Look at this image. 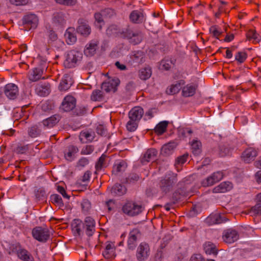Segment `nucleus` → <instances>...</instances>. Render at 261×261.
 Instances as JSON below:
<instances>
[{
    "instance_id": "nucleus-1",
    "label": "nucleus",
    "mask_w": 261,
    "mask_h": 261,
    "mask_svg": "<svg viewBox=\"0 0 261 261\" xmlns=\"http://www.w3.org/2000/svg\"><path fill=\"white\" fill-rule=\"evenodd\" d=\"M177 174L169 171L162 177L159 184L161 190L165 193L172 191L177 181Z\"/></svg>"
},
{
    "instance_id": "nucleus-2",
    "label": "nucleus",
    "mask_w": 261,
    "mask_h": 261,
    "mask_svg": "<svg viewBox=\"0 0 261 261\" xmlns=\"http://www.w3.org/2000/svg\"><path fill=\"white\" fill-rule=\"evenodd\" d=\"M141 204L133 201H127L125 202L121 208L122 213L129 217H134L139 215L143 211Z\"/></svg>"
},
{
    "instance_id": "nucleus-3",
    "label": "nucleus",
    "mask_w": 261,
    "mask_h": 261,
    "mask_svg": "<svg viewBox=\"0 0 261 261\" xmlns=\"http://www.w3.org/2000/svg\"><path fill=\"white\" fill-rule=\"evenodd\" d=\"M83 57L81 52L75 50L69 51L66 56L64 65L66 68H71L75 67L77 64L81 61Z\"/></svg>"
},
{
    "instance_id": "nucleus-4",
    "label": "nucleus",
    "mask_w": 261,
    "mask_h": 261,
    "mask_svg": "<svg viewBox=\"0 0 261 261\" xmlns=\"http://www.w3.org/2000/svg\"><path fill=\"white\" fill-rule=\"evenodd\" d=\"M33 237L41 242H46L49 238V232L47 228L36 227L32 230Z\"/></svg>"
},
{
    "instance_id": "nucleus-5",
    "label": "nucleus",
    "mask_w": 261,
    "mask_h": 261,
    "mask_svg": "<svg viewBox=\"0 0 261 261\" xmlns=\"http://www.w3.org/2000/svg\"><path fill=\"white\" fill-rule=\"evenodd\" d=\"M150 255V248L148 244L142 242L137 248L136 257L138 261L145 260Z\"/></svg>"
},
{
    "instance_id": "nucleus-6",
    "label": "nucleus",
    "mask_w": 261,
    "mask_h": 261,
    "mask_svg": "<svg viewBox=\"0 0 261 261\" xmlns=\"http://www.w3.org/2000/svg\"><path fill=\"white\" fill-rule=\"evenodd\" d=\"M38 22V18L34 14L27 15L23 18V25L24 28L27 31L36 28Z\"/></svg>"
},
{
    "instance_id": "nucleus-7",
    "label": "nucleus",
    "mask_w": 261,
    "mask_h": 261,
    "mask_svg": "<svg viewBox=\"0 0 261 261\" xmlns=\"http://www.w3.org/2000/svg\"><path fill=\"white\" fill-rule=\"evenodd\" d=\"M119 83L120 81L118 78L109 79L107 81L102 83L101 88L107 93L110 92H115Z\"/></svg>"
},
{
    "instance_id": "nucleus-8",
    "label": "nucleus",
    "mask_w": 261,
    "mask_h": 261,
    "mask_svg": "<svg viewBox=\"0 0 261 261\" xmlns=\"http://www.w3.org/2000/svg\"><path fill=\"white\" fill-rule=\"evenodd\" d=\"M3 92L8 98L13 100L18 95V88L15 84L9 83L4 87Z\"/></svg>"
},
{
    "instance_id": "nucleus-9",
    "label": "nucleus",
    "mask_w": 261,
    "mask_h": 261,
    "mask_svg": "<svg viewBox=\"0 0 261 261\" xmlns=\"http://www.w3.org/2000/svg\"><path fill=\"white\" fill-rule=\"evenodd\" d=\"M75 99L72 96L68 95L64 97L60 108L64 112H69L75 107Z\"/></svg>"
},
{
    "instance_id": "nucleus-10",
    "label": "nucleus",
    "mask_w": 261,
    "mask_h": 261,
    "mask_svg": "<svg viewBox=\"0 0 261 261\" xmlns=\"http://www.w3.org/2000/svg\"><path fill=\"white\" fill-rule=\"evenodd\" d=\"M227 220V219L224 215L219 213H213L206 218L205 222L208 225H212L225 222Z\"/></svg>"
},
{
    "instance_id": "nucleus-11",
    "label": "nucleus",
    "mask_w": 261,
    "mask_h": 261,
    "mask_svg": "<svg viewBox=\"0 0 261 261\" xmlns=\"http://www.w3.org/2000/svg\"><path fill=\"white\" fill-rule=\"evenodd\" d=\"M223 177V173L222 171L214 172L211 176L203 181L202 185L205 187L211 186L221 180Z\"/></svg>"
},
{
    "instance_id": "nucleus-12",
    "label": "nucleus",
    "mask_w": 261,
    "mask_h": 261,
    "mask_svg": "<svg viewBox=\"0 0 261 261\" xmlns=\"http://www.w3.org/2000/svg\"><path fill=\"white\" fill-rule=\"evenodd\" d=\"M238 232L234 229H229L226 230L223 235V239L226 243H232L239 239Z\"/></svg>"
},
{
    "instance_id": "nucleus-13",
    "label": "nucleus",
    "mask_w": 261,
    "mask_h": 261,
    "mask_svg": "<svg viewBox=\"0 0 261 261\" xmlns=\"http://www.w3.org/2000/svg\"><path fill=\"white\" fill-rule=\"evenodd\" d=\"M257 151L252 148H248L242 154V159L246 163H249L252 161H254L255 157L257 156Z\"/></svg>"
},
{
    "instance_id": "nucleus-14",
    "label": "nucleus",
    "mask_w": 261,
    "mask_h": 261,
    "mask_svg": "<svg viewBox=\"0 0 261 261\" xmlns=\"http://www.w3.org/2000/svg\"><path fill=\"white\" fill-rule=\"evenodd\" d=\"M84 224L87 235L92 236L95 231V222L94 220L90 217H87L85 219Z\"/></svg>"
},
{
    "instance_id": "nucleus-15",
    "label": "nucleus",
    "mask_w": 261,
    "mask_h": 261,
    "mask_svg": "<svg viewBox=\"0 0 261 261\" xmlns=\"http://www.w3.org/2000/svg\"><path fill=\"white\" fill-rule=\"evenodd\" d=\"M140 236V232L138 229H134L130 231L127 241L128 248L129 249H134L136 247V242Z\"/></svg>"
},
{
    "instance_id": "nucleus-16",
    "label": "nucleus",
    "mask_w": 261,
    "mask_h": 261,
    "mask_svg": "<svg viewBox=\"0 0 261 261\" xmlns=\"http://www.w3.org/2000/svg\"><path fill=\"white\" fill-rule=\"evenodd\" d=\"M144 114L143 109L140 107H135L129 112V119L139 121Z\"/></svg>"
},
{
    "instance_id": "nucleus-17",
    "label": "nucleus",
    "mask_w": 261,
    "mask_h": 261,
    "mask_svg": "<svg viewBox=\"0 0 261 261\" xmlns=\"http://www.w3.org/2000/svg\"><path fill=\"white\" fill-rule=\"evenodd\" d=\"M98 42L97 40H92L87 44L84 49V54L86 56H92L98 48Z\"/></svg>"
},
{
    "instance_id": "nucleus-18",
    "label": "nucleus",
    "mask_w": 261,
    "mask_h": 261,
    "mask_svg": "<svg viewBox=\"0 0 261 261\" xmlns=\"http://www.w3.org/2000/svg\"><path fill=\"white\" fill-rule=\"evenodd\" d=\"M36 91L41 96L47 95L50 92V85L47 82L40 83L37 85Z\"/></svg>"
},
{
    "instance_id": "nucleus-19",
    "label": "nucleus",
    "mask_w": 261,
    "mask_h": 261,
    "mask_svg": "<svg viewBox=\"0 0 261 261\" xmlns=\"http://www.w3.org/2000/svg\"><path fill=\"white\" fill-rule=\"evenodd\" d=\"M158 151L154 148L148 149L144 154L143 156L141 159V162L143 164H145L151 160L154 159L157 154Z\"/></svg>"
},
{
    "instance_id": "nucleus-20",
    "label": "nucleus",
    "mask_w": 261,
    "mask_h": 261,
    "mask_svg": "<svg viewBox=\"0 0 261 261\" xmlns=\"http://www.w3.org/2000/svg\"><path fill=\"white\" fill-rule=\"evenodd\" d=\"M42 73L43 70L42 69L40 68H34L29 72V80L31 82H36L41 78Z\"/></svg>"
},
{
    "instance_id": "nucleus-21",
    "label": "nucleus",
    "mask_w": 261,
    "mask_h": 261,
    "mask_svg": "<svg viewBox=\"0 0 261 261\" xmlns=\"http://www.w3.org/2000/svg\"><path fill=\"white\" fill-rule=\"evenodd\" d=\"M232 188V184L229 181L221 182L213 189L214 193H225L230 191Z\"/></svg>"
},
{
    "instance_id": "nucleus-22",
    "label": "nucleus",
    "mask_w": 261,
    "mask_h": 261,
    "mask_svg": "<svg viewBox=\"0 0 261 261\" xmlns=\"http://www.w3.org/2000/svg\"><path fill=\"white\" fill-rule=\"evenodd\" d=\"M130 21L135 23H141L144 21V18L143 12L141 11H133L129 15Z\"/></svg>"
},
{
    "instance_id": "nucleus-23",
    "label": "nucleus",
    "mask_w": 261,
    "mask_h": 261,
    "mask_svg": "<svg viewBox=\"0 0 261 261\" xmlns=\"http://www.w3.org/2000/svg\"><path fill=\"white\" fill-rule=\"evenodd\" d=\"M72 83V82L70 76L65 74L60 83L59 88L60 91H66L70 87Z\"/></svg>"
},
{
    "instance_id": "nucleus-24",
    "label": "nucleus",
    "mask_w": 261,
    "mask_h": 261,
    "mask_svg": "<svg viewBox=\"0 0 261 261\" xmlns=\"http://www.w3.org/2000/svg\"><path fill=\"white\" fill-rule=\"evenodd\" d=\"M72 230L74 233L80 235L85 229L84 223L80 219H74L72 223Z\"/></svg>"
},
{
    "instance_id": "nucleus-25",
    "label": "nucleus",
    "mask_w": 261,
    "mask_h": 261,
    "mask_svg": "<svg viewBox=\"0 0 261 261\" xmlns=\"http://www.w3.org/2000/svg\"><path fill=\"white\" fill-rule=\"evenodd\" d=\"M184 80H181L177 81L175 84L171 85L170 88L167 90V92L169 94H175L179 92L181 89L182 86L185 85Z\"/></svg>"
},
{
    "instance_id": "nucleus-26",
    "label": "nucleus",
    "mask_w": 261,
    "mask_h": 261,
    "mask_svg": "<svg viewBox=\"0 0 261 261\" xmlns=\"http://www.w3.org/2000/svg\"><path fill=\"white\" fill-rule=\"evenodd\" d=\"M60 119V117L59 115H54L43 120L42 123L44 126L50 128L55 126L59 121Z\"/></svg>"
},
{
    "instance_id": "nucleus-27",
    "label": "nucleus",
    "mask_w": 261,
    "mask_h": 261,
    "mask_svg": "<svg viewBox=\"0 0 261 261\" xmlns=\"http://www.w3.org/2000/svg\"><path fill=\"white\" fill-rule=\"evenodd\" d=\"M18 257L23 261H34L32 255L26 249H19L17 251Z\"/></svg>"
},
{
    "instance_id": "nucleus-28",
    "label": "nucleus",
    "mask_w": 261,
    "mask_h": 261,
    "mask_svg": "<svg viewBox=\"0 0 261 261\" xmlns=\"http://www.w3.org/2000/svg\"><path fill=\"white\" fill-rule=\"evenodd\" d=\"M74 32L73 28H68L65 33L66 41L68 44H73L76 41V36Z\"/></svg>"
},
{
    "instance_id": "nucleus-29",
    "label": "nucleus",
    "mask_w": 261,
    "mask_h": 261,
    "mask_svg": "<svg viewBox=\"0 0 261 261\" xmlns=\"http://www.w3.org/2000/svg\"><path fill=\"white\" fill-rule=\"evenodd\" d=\"M130 58L134 63L141 64L144 62V55L142 51H133Z\"/></svg>"
},
{
    "instance_id": "nucleus-30",
    "label": "nucleus",
    "mask_w": 261,
    "mask_h": 261,
    "mask_svg": "<svg viewBox=\"0 0 261 261\" xmlns=\"http://www.w3.org/2000/svg\"><path fill=\"white\" fill-rule=\"evenodd\" d=\"M176 147V143L171 142L163 146L161 148V153L165 155L171 154Z\"/></svg>"
},
{
    "instance_id": "nucleus-31",
    "label": "nucleus",
    "mask_w": 261,
    "mask_h": 261,
    "mask_svg": "<svg viewBox=\"0 0 261 261\" xmlns=\"http://www.w3.org/2000/svg\"><path fill=\"white\" fill-rule=\"evenodd\" d=\"M126 192V188L121 184H115L111 189V194L115 196H121Z\"/></svg>"
},
{
    "instance_id": "nucleus-32",
    "label": "nucleus",
    "mask_w": 261,
    "mask_h": 261,
    "mask_svg": "<svg viewBox=\"0 0 261 261\" xmlns=\"http://www.w3.org/2000/svg\"><path fill=\"white\" fill-rule=\"evenodd\" d=\"M196 87L192 85L188 84L183 87L182 89V95L185 97H190L194 95Z\"/></svg>"
},
{
    "instance_id": "nucleus-33",
    "label": "nucleus",
    "mask_w": 261,
    "mask_h": 261,
    "mask_svg": "<svg viewBox=\"0 0 261 261\" xmlns=\"http://www.w3.org/2000/svg\"><path fill=\"white\" fill-rule=\"evenodd\" d=\"M78 151L79 149L76 147L72 145L69 146L64 153V156L67 160L71 161L73 159L74 155Z\"/></svg>"
},
{
    "instance_id": "nucleus-34",
    "label": "nucleus",
    "mask_w": 261,
    "mask_h": 261,
    "mask_svg": "<svg viewBox=\"0 0 261 261\" xmlns=\"http://www.w3.org/2000/svg\"><path fill=\"white\" fill-rule=\"evenodd\" d=\"M114 250L115 246L114 244L110 242H107L106 248L102 254L105 258H110L113 256Z\"/></svg>"
},
{
    "instance_id": "nucleus-35",
    "label": "nucleus",
    "mask_w": 261,
    "mask_h": 261,
    "mask_svg": "<svg viewBox=\"0 0 261 261\" xmlns=\"http://www.w3.org/2000/svg\"><path fill=\"white\" fill-rule=\"evenodd\" d=\"M127 167V164L124 161H121L115 164L113 166V173L118 175L119 173L124 171Z\"/></svg>"
},
{
    "instance_id": "nucleus-36",
    "label": "nucleus",
    "mask_w": 261,
    "mask_h": 261,
    "mask_svg": "<svg viewBox=\"0 0 261 261\" xmlns=\"http://www.w3.org/2000/svg\"><path fill=\"white\" fill-rule=\"evenodd\" d=\"M152 71L150 67H145L141 68L139 71V77L142 80L148 79L151 75Z\"/></svg>"
},
{
    "instance_id": "nucleus-37",
    "label": "nucleus",
    "mask_w": 261,
    "mask_h": 261,
    "mask_svg": "<svg viewBox=\"0 0 261 261\" xmlns=\"http://www.w3.org/2000/svg\"><path fill=\"white\" fill-rule=\"evenodd\" d=\"M77 32L83 35L87 36L91 32V29L86 23H81L76 29Z\"/></svg>"
},
{
    "instance_id": "nucleus-38",
    "label": "nucleus",
    "mask_w": 261,
    "mask_h": 261,
    "mask_svg": "<svg viewBox=\"0 0 261 261\" xmlns=\"http://www.w3.org/2000/svg\"><path fill=\"white\" fill-rule=\"evenodd\" d=\"M246 35L248 40L252 39L254 43H258L261 40V37L253 30H249Z\"/></svg>"
},
{
    "instance_id": "nucleus-39",
    "label": "nucleus",
    "mask_w": 261,
    "mask_h": 261,
    "mask_svg": "<svg viewBox=\"0 0 261 261\" xmlns=\"http://www.w3.org/2000/svg\"><path fill=\"white\" fill-rule=\"evenodd\" d=\"M94 133L92 131H83L80 133V139L83 140L85 139L87 141H92L94 138Z\"/></svg>"
},
{
    "instance_id": "nucleus-40",
    "label": "nucleus",
    "mask_w": 261,
    "mask_h": 261,
    "mask_svg": "<svg viewBox=\"0 0 261 261\" xmlns=\"http://www.w3.org/2000/svg\"><path fill=\"white\" fill-rule=\"evenodd\" d=\"M168 122L166 121H164L160 122L155 127V132L158 135L163 134L166 130L168 125Z\"/></svg>"
},
{
    "instance_id": "nucleus-41",
    "label": "nucleus",
    "mask_w": 261,
    "mask_h": 261,
    "mask_svg": "<svg viewBox=\"0 0 261 261\" xmlns=\"http://www.w3.org/2000/svg\"><path fill=\"white\" fill-rule=\"evenodd\" d=\"M201 143L198 140H193L191 143V149L195 155H198L201 152Z\"/></svg>"
},
{
    "instance_id": "nucleus-42",
    "label": "nucleus",
    "mask_w": 261,
    "mask_h": 261,
    "mask_svg": "<svg viewBox=\"0 0 261 261\" xmlns=\"http://www.w3.org/2000/svg\"><path fill=\"white\" fill-rule=\"evenodd\" d=\"M103 92L100 90H95L92 92L91 99L93 101H101L103 99Z\"/></svg>"
},
{
    "instance_id": "nucleus-43",
    "label": "nucleus",
    "mask_w": 261,
    "mask_h": 261,
    "mask_svg": "<svg viewBox=\"0 0 261 261\" xmlns=\"http://www.w3.org/2000/svg\"><path fill=\"white\" fill-rule=\"evenodd\" d=\"M246 214H251V215H259L261 214V203H256L254 206L252 207Z\"/></svg>"
},
{
    "instance_id": "nucleus-44",
    "label": "nucleus",
    "mask_w": 261,
    "mask_h": 261,
    "mask_svg": "<svg viewBox=\"0 0 261 261\" xmlns=\"http://www.w3.org/2000/svg\"><path fill=\"white\" fill-rule=\"evenodd\" d=\"M53 22L57 24L62 25L65 22V17L61 13H56L54 14Z\"/></svg>"
},
{
    "instance_id": "nucleus-45",
    "label": "nucleus",
    "mask_w": 261,
    "mask_h": 261,
    "mask_svg": "<svg viewBox=\"0 0 261 261\" xmlns=\"http://www.w3.org/2000/svg\"><path fill=\"white\" fill-rule=\"evenodd\" d=\"M188 157V154L185 153L182 155L178 157L176 159L174 165L177 171H179L180 170V169H178V166L182 165V164H184L187 161Z\"/></svg>"
},
{
    "instance_id": "nucleus-46",
    "label": "nucleus",
    "mask_w": 261,
    "mask_h": 261,
    "mask_svg": "<svg viewBox=\"0 0 261 261\" xmlns=\"http://www.w3.org/2000/svg\"><path fill=\"white\" fill-rule=\"evenodd\" d=\"M204 250L207 254L216 255L217 254V250L216 247L213 244H211L208 242L205 244L204 246Z\"/></svg>"
},
{
    "instance_id": "nucleus-47",
    "label": "nucleus",
    "mask_w": 261,
    "mask_h": 261,
    "mask_svg": "<svg viewBox=\"0 0 261 261\" xmlns=\"http://www.w3.org/2000/svg\"><path fill=\"white\" fill-rule=\"evenodd\" d=\"M173 65L172 61L170 59H164L160 63V68L162 70H168Z\"/></svg>"
},
{
    "instance_id": "nucleus-48",
    "label": "nucleus",
    "mask_w": 261,
    "mask_h": 261,
    "mask_svg": "<svg viewBox=\"0 0 261 261\" xmlns=\"http://www.w3.org/2000/svg\"><path fill=\"white\" fill-rule=\"evenodd\" d=\"M50 200L51 202L59 207L64 205L63 200L61 196L58 194H53L50 196Z\"/></svg>"
},
{
    "instance_id": "nucleus-49",
    "label": "nucleus",
    "mask_w": 261,
    "mask_h": 261,
    "mask_svg": "<svg viewBox=\"0 0 261 261\" xmlns=\"http://www.w3.org/2000/svg\"><path fill=\"white\" fill-rule=\"evenodd\" d=\"M40 133L41 130L38 128L37 125H34L28 129V134L32 138L38 137L40 134Z\"/></svg>"
},
{
    "instance_id": "nucleus-50",
    "label": "nucleus",
    "mask_w": 261,
    "mask_h": 261,
    "mask_svg": "<svg viewBox=\"0 0 261 261\" xmlns=\"http://www.w3.org/2000/svg\"><path fill=\"white\" fill-rule=\"evenodd\" d=\"M136 32H134L130 28H127L122 30L121 32V34L123 35V37L125 38H127L129 39L132 38Z\"/></svg>"
},
{
    "instance_id": "nucleus-51",
    "label": "nucleus",
    "mask_w": 261,
    "mask_h": 261,
    "mask_svg": "<svg viewBox=\"0 0 261 261\" xmlns=\"http://www.w3.org/2000/svg\"><path fill=\"white\" fill-rule=\"evenodd\" d=\"M107 156L105 154H102L98 159L97 162L96 164L95 168L97 171L100 170L101 168L105 166V160Z\"/></svg>"
},
{
    "instance_id": "nucleus-52",
    "label": "nucleus",
    "mask_w": 261,
    "mask_h": 261,
    "mask_svg": "<svg viewBox=\"0 0 261 261\" xmlns=\"http://www.w3.org/2000/svg\"><path fill=\"white\" fill-rule=\"evenodd\" d=\"M139 121L129 119L126 124V128L129 132H134L138 127Z\"/></svg>"
},
{
    "instance_id": "nucleus-53",
    "label": "nucleus",
    "mask_w": 261,
    "mask_h": 261,
    "mask_svg": "<svg viewBox=\"0 0 261 261\" xmlns=\"http://www.w3.org/2000/svg\"><path fill=\"white\" fill-rule=\"evenodd\" d=\"M142 39V36L140 32H136L133 37L130 39V42L134 44L139 43Z\"/></svg>"
},
{
    "instance_id": "nucleus-54",
    "label": "nucleus",
    "mask_w": 261,
    "mask_h": 261,
    "mask_svg": "<svg viewBox=\"0 0 261 261\" xmlns=\"http://www.w3.org/2000/svg\"><path fill=\"white\" fill-rule=\"evenodd\" d=\"M210 33L212 34L213 37L219 39V36L221 34V31L218 29L216 25H213L210 28Z\"/></svg>"
},
{
    "instance_id": "nucleus-55",
    "label": "nucleus",
    "mask_w": 261,
    "mask_h": 261,
    "mask_svg": "<svg viewBox=\"0 0 261 261\" xmlns=\"http://www.w3.org/2000/svg\"><path fill=\"white\" fill-rule=\"evenodd\" d=\"M247 55L245 52L239 51L235 56V59L240 63H243L246 59Z\"/></svg>"
},
{
    "instance_id": "nucleus-56",
    "label": "nucleus",
    "mask_w": 261,
    "mask_h": 261,
    "mask_svg": "<svg viewBox=\"0 0 261 261\" xmlns=\"http://www.w3.org/2000/svg\"><path fill=\"white\" fill-rule=\"evenodd\" d=\"M89 163V160L86 158H81L76 163V167L79 168L80 169L85 167Z\"/></svg>"
},
{
    "instance_id": "nucleus-57",
    "label": "nucleus",
    "mask_w": 261,
    "mask_h": 261,
    "mask_svg": "<svg viewBox=\"0 0 261 261\" xmlns=\"http://www.w3.org/2000/svg\"><path fill=\"white\" fill-rule=\"evenodd\" d=\"M81 206L83 212L84 213H86L89 211V210L91 208V203L87 199L83 200L82 202L81 203Z\"/></svg>"
},
{
    "instance_id": "nucleus-58",
    "label": "nucleus",
    "mask_w": 261,
    "mask_h": 261,
    "mask_svg": "<svg viewBox=\"0 0 261 261\" xmlns=\"http://www.w3.org/2000/svg\"><path fill=\"white\" fill-rule=\"evenodd\" d=\"M96 133L101 136H105L107 135V129L106 128L105 126H104L103 125L99 124L96 129Z\"/></svg>"
},
{
    "instance_id": "nucleus-59",
    "label": "nucleus",
    "mask_w": 261,
    "mask_h": 261,
    "mask_svg": "<svg viewBox=\"0 0 261 261\" xmlns=\"http://www.w3.org/2000/svg\"><path fill=\"white\" fill-rule=\"evenodd\" d=\"M36 197L38 200H43L46 197L45 191L42 189L37 190L36 192Z\"/></svg>"
},
{
    "instance_id": "nucleus-60",
    "label": "nucleus",
    "mask_w": 261,
    "mask_h": 261,
    "mask_svg": "<svg viewBox=\"0 0 261 261\" xmlns=\"http://www.w3.org/2000/svg\"><path fill=\"white\" fill-rule=\"evenodd\" d=\"M94 149L92 145H86L83 148L81 153L84 154H89L93 151Z\"/></svg>"
},
{
    "instance_id": "nucleus-61",
    "label": "nucleus",
    "mask_w": 261,
    "mask_h": 261,
    "mask_svg": "<svg viewBox=\"0 0 261 261\" xmlns=\"http://www.w3.org/2000/svg\"><path fill=\"white\" fill-rule=\"evenodd\" d=\"M56 2L61 5L71 6L73 5L76 3V0H55Z\"/></svg>"
},
{
    "instance_id": "nucleus-62",
    "label": "nucleus",
    "mask_w": 261,
    "mask_h": 261,
    "mask_svg": "<svg viewBox=\"0 0 261 261\" xmlns=\"http://www.w3.org/2000/svg\"><path fill=\"white\" fill-rule=\"evenodd\" d=\"M28 150V145H18L16 149V152L17 153L23 154L27 151Z\"/></svg>"
},
{
    "instance_id": "nucleus-63",
    "label": "nucleus",
    "mask_w": 261,
    "mask_h": 261,
    "mask_svg": "<svg viewBox=\"0 0 261 261\" xmlns=\"http://www.w3.org/2000/svg\"><path fill=\"white\" fill-rule=\"evenodd\" d=\"M139 176L136 174H132L126 178V181L128 183H132L137 181L139 179Z\"/></svg>"
},
{
    "instance_id": "nucleus-64",
    "label": "nucleus",
    "mask_w": 261,
    "mask_h": 261,
    "mask_svg": "<svg viewBox=\"0 0 261 261\" xmlns=\"http://www.w3.org/2000/svg\"><path fill=\"white\" fill-rule=\"evenodd\" d=\"M190 261H205L201 254H196L192 255Z\"/></svg>"
}]
</instances>
